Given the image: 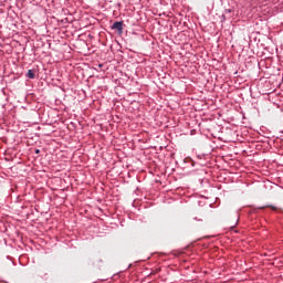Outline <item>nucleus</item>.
<instances>
[{"mask_svg":"<svg viewBox=\"0 0 283 283\" xmlns=\"http://www.w3.org/2000/svg\"><path fill=\"white\" fill-rule=\"evenodd\" d=\"M113 30H118L119 32H123V22H115L113 23Z\"/></svg>","mask_w":283,"mask_h":283,"instance_id":"f257e3e1","label":"nucleus"},{"mask_svg":"<svg viewBox=\"0 0 283 283\" xmlns=\"http://www.w3.org/2000/svg\"><path fill=\"white\" fill-rule=\"evenodd\" d=\"M35 154H39V150H35Z\"/></svg>","mask_w":283,"mask_h":283,"instance_id":"20e7f679","label":"nucleus"},{"mask_svg":"<svg viewBox=\"0 0 283 283\" xmlns=\"http://www.w3.org/2000/svg\"><path fill=\"white\" fill-rule=\"evenodd\" d=\"M272 209V211H277V207H275V206H263V207H261V209Z\"/></svg>","mask_w":283,"mask_h":283,"instance_id":"7ed1b4c3","label":"nucleus"},{"mask_svg":"<svg viewBox=\"0 0 283 283\" xmlns=\"http://www.w3.org/2000/svg\"><path fill=\"white\" fill-rule=\"evenodd\" d=\"M27 76H28V78H35L36 75L34 74V71L29 70L27 73Z\"/></svg>","mask_w":283,"mask_h":283,"instance_id":"f03ea898","label":"nucleus"}]
</instances>
